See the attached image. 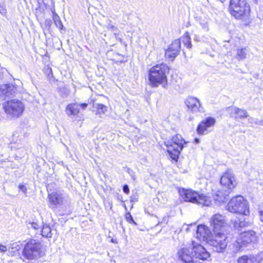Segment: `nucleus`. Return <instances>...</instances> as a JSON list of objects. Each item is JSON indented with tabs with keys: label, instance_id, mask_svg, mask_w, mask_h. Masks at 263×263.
<instances>
[{
	"label": "nucleus",
	"instance_id": "a211bd4d",
	"mask_svg": "<svg viewBox=\"0 0 263 263\" xmlns=\"http://www.w3.org/2000/svg\"><path fill=\"white\" fill-rule=\"evenodd\" d=\"M239 238L243 245H245L246 244L255 242L256 236L254 231H248L242 232L240 234Z\"/></svg>",
	"mask_w": 263,
	"mask_h": 263
},
{
	"label": "nucleus",
	"instance_id": "72a5a7b5",
	"mask_svg": "<svg viewBox=\"0 0 263 263\" xmlns=\"http://www.w3.org/2000/svg\"><path fill=\"white\" fill-rule=\"evenodd\" d=\"M107 28L111 31L116 32L118 30V28L112 25L110 22L107 25Z\"/></svg>",
	"mask_w": 263,
	"mask_h": 263
},
{
	"label": "nucleus",
	"instance_id": "58836bf2",
	"mask_svg": "<svg viewBox=\"0 0 263 263\" xmlns=\"http://www.w3.org/2000/svg\"><path fill=\"white\" fill-rule=\"evenodd\" d=\"M123 191L126 194H128L129 193V189L128 186L127 184L123 185Z\"/></svg>",
	"mask_w": 263,
	"mask_h": 263
},
{
	"label": "nucleus",
	"instance_id": "aec40b11",
	"mask_svg": "<svg viewBox=\"0 0 263 263\" xmlns=\"http://www.w3.org/2000/svg\"><path fill=\"white\" fill-rule=\"evenodd\" d=\"M80 112L79 104L71 103L68 104L65 109L66 115L71 118L75 117Z\"/></svg>",
	"mask_w": 263,
	"mask_h": 263
},
{
	"label": "nucleus",
	"instance_id": "b1692460",
	"mask_svg": "<svg viewBox=\"0 0 263 263\" xmlns=\"http://www.w3.org/2000/svg\"><path fill=\"white\" fill-rule=\"evenodd\" d=\"M243 245V244L241 242L240 238L238 237L233 238V242L231 245H229V247L232 248L234 252H236L241 249Z\"/></svg>",
	"mask_w": 263,
	"mask_h": 263
},
{
	"label": "nucleus",
	"instance_id": "0eeeda50",
	"mask_svg": "<svg viewBox=\"0 0 263 263\" xmlns=\"http://www.w3.org/2000/svg\"><path fill=\"white\" fill-rule=\"evenodd\" d=\"M42 255L41 244L34 239H31L25 246L23 251L24 257L32 262L39 259Z\"/></svg>",
	"mask_w": 263,
	"mask_h": 263
},
{
	"label": "nucleus",
	"instance_id": "c85d7f7f",
	"mask_svg": "<svg viewBox=\"0 0 263 263\" xmlns=\"http://www.w3.org/2000/svg\"><path fill=\"white\" fill-rule=\"evenodd\" d=\"M237 263H253V260L251 257L243 255L238 258Z\"/></svg>",
	"mask_w": 263,
	"mask_h": 263
},
{
	"label": "nucleus",
	"instance_id": "2f4dec72",
	"mask_svg": "<svg viewBox=\"0 0 263 263\" xmlns=\"http://www.w3.org/2000/svg\"><path fill=\"white\" fill-rule=\"evenodd\" d=\"M27 226L29 229H33L34 230H38L41 228V225L35 222H28Z\"/></svg>",
	"mask_w": 263,
	"mask_h": 263
},
{
	"label": "nucleus",
	"instance_id": "a19ab883",
	"mask_svg": "<svg viewBox=\"0 0 263 263\" xmlns=\"http://www.w3.org/2000/svg\"><path fill=\"white\" fill-rule=\"evenodd\" d=\"M194 141L196 143H198L199 142V140L197 138H195L194 139Z\"/></svg>",
	"mask_w": 263,
	"mask_h": 263
},
{
	"label": "nucleus",
	"instance_id": "423d86ee",
	"mask_svg": "<svg viewBox=\"0 0 263 263\" xmlns=\"http://www.w3.org/2000/svg\"><path fill=\"white\" fill-rule=\"evenodd\" d=\"M227 210L232 213H236L247 216L250 213L248 202L241 196L232 198L227 205Z\"/></svg>",
	"mask_w": 263,
	"mask_h": 263
},
{
	"label": "nucleus",
	"instance_id": "1a4fd4ad",
	"mask_svg": "<svg viewBox=\"0 0 263 263\" xmlns=\"http://www.w3.org/2000/svg\"><path fill=\"white\" fill-rule=\"evenodd\" d=\"M49 206L53 210L68 202V198L63 191H57L48 194Z\"/></svg>",
	"mask_w": 263,
	"mask_h": 263
},
{
	"label": "nucleus",
	"instance_id": "e433bc0d",
	"mask_svg": "<svg viewBox=\"0 0 263 263\" xmlns=\"http://www.w3.org/2000/svg\"><path fill=\"white\" fill-rule=\"evenodd\" d=\"M7 12L6 8L0 3V13L2 15L5 14Z\"/></svg>",
	"mask_w": 263,
	"mask_h": 263
},
{
	"label": "nucleus",
	"instance_id": "6e6552de",
	"mask_svg": "<svg viewBox=\"0 0 263 263\" xmlns=\"http://www.w3.org/2000/svg\"><path fill=\"white\" fill-rule=\"evenodd\" d=\"M186 142L179 134H176L172 137L170 141L165 143L167 151L173 160H177L181 151L183 149Z\"/></svg>",
	"mask_w": 263,
	"mask_h": 263
},
{
	"label": "nucleus",
	"instance_id": "9d476101",
	"mask_svg": "<svg viewBox=\"0 0 263 263\" xmlns=\"http://www.w3.org/2000/svg\"><path fill=\"white\" fill-rule=\"evenodd\" d=\"M229 237L226 233L215 234L209 244L212 247L214 252L222 253L224 252L228 246Z\"/></svg>",
	"mask_w": 263,
	"mask_h": 263
},
{
	"label": "nucleus",
	"instance_id": "393cba45",
	"mask_svg": "<svg viewBox=\"0 0 263 263\" xmlns=\"http://www.w3.org/2000/svg\"><path fill=\"white\" fill-rule=\"evenodd\" d=\"M248 50L247 48L244 47L240 49H237V52L236 55V58L238 61H241L245 60L247 58V55L248 54Z\"/></svg>",
	"mask_w": 263,
	"mask_h": 263
},
{
	"label": "nucleus",
	"instance_id": "f3484780",
	"mask_svg": "<svg viewBox=\"0 0 263 263\" xmlns=\"http://www.w3.org/2000/svg\"><path fill=\"white\" fill-rule=\"evenodd\" d=\"M185 104L189 109L192 112L203 111V108L202 107L200 102L195 97H188L185 101Z\"/></svg>",
	"mask_w": 263,
	"mask_h": 263
},
{
	"label": "nucleus",
	"instance_id": "dca6fc26",
	"mask_svg": "<svg viewBox=\"0 0 263 263\" xmlns=\"http://www.w3.org/2000/svg\"><path fill=\"white\" fill-rule=\"evenodd\" d=\"M180 40H175L165 50V55L166 58L173 60L180 51Z\"/></svg>",
	"mask_w": 263,
	"mask_h": 263
},
{
	"label": "nucleus",
	"instance_id": "4c0bfd02",
	"mask_svg": "<svg viewBox=\"0 0 263 263\" xmlns=\"http://www.w3.org/2000/svg\"><path fill=\"white\" fill-rule=\"evenodd\" d=\"M259 215L260 220L263 222V204L260 207Z\"/></svg>",
	"mask_w": 263,
	"mask_h": 263
},
{
	"label": "nucleus",
	"instance_id": "37998d69",
	"mask_svg": "<svg viewBox=\"0 0 263 263\" xmlns=\"http://www.w3.org/2000/svg\"><path fill=\"white\" fill-rule=\"evenodd\" d=\"M111 241H112V242H114V240L112 239V240H111Z\"/></svg>",
	"mask_w": 263,
	"mask_h": 263
},
{
	"label": "nucleus",
	"instance_id": "f257e3e1",
	"mask_svg": "<svg viewBox=\"0 0 263 263\" xmlns=\"http://www.w3.org/2000/svg\"><path fill=\"white\" fill-rule=\"evenodd\" d=\"M177 256L183 263H193L199 260H206L210 257V254L202 245L192 241L189 247L178 250Z\"/></svg>",
	"mask_w": 263,
	"mask_h": 263
},
{
	"label": "nucleus",
	"instance_id": "20e7f679",
	"mask_svg": "<svg viewBox=\"0 0 263 263\" xmlns=\"http://www.w3.org/2000/svg\"><path fill=\"white\" fill-rule=\"evenodd\" d=\"M179 193L185 201L202 206H210L211 204L212 199L210 196L206 194L200 193L192 190L184 189L180 190Z\"/></svg>",
	"mask_w": 263,
	"mask_h": 263
},
{
	"label": "nucleus",
	"instance_id": "2eb2a0df",
	"mask_svg": "<svg viewBox=\"0 0 263 263\" xmlns=\"http://www.w3.org/2000/svg\"><path fill=\"white\" fill-rule=\"evenodd\" d=\"M197 237L200 241L208 243L211 240L212 232L209 227L204 224H200L197 228Z\"/></svg>",
	"mask_w": 263,
	"mask_h": 263
},
{
	"label": "nucleus",
	"instance_id": "412c9836",
	"mask_svg": "<svg viewBox=\"0 0 263 263\" xmlns=\"http://www.w3.org/2000/svg\"><path fill=\"white\" fill-rule=\"evenodd\" d=\"M230 191L228 190L223 192V191H218L216 195L215 200L219 202H224L229 199V194Z\"/></svg>",
	"mask_w": 263,
	"mask_h": 263
},
{
	"label": "nucleus",
	"instance_id": "c9c22d12",
	"mask_svg": "<svg viewBox=\"0 0 263 263\" xmlns=\"http://www.w3.org/2000/svg\"><path fill=\"white\" fill-rule=\"evenodd\" d=\"M18 188L20 190H21L23 193L24 194H26L27 192V189L26 186L23 184H19Z\"/></svg>",
	"mask_w": 263,
	"mask_h": 263
},
{
	"label": "nucleus",
	"instance_id": "4be33fe9",
	"mask_svg": "<svg viewBox=\"0 0 263 263\" xmlns=\"http://www.w3.org/2000/svg\"><path fill=\"white\" fill-rule=\"evenodd\" d=\"M251 224V222L247 221L246 218L243 217L239 218L237 220H235L234 222V227L235 229L245 228L249 226Z\"/></svg>",
	"mask_w": 263,
	"mask_h": 263
},
{
	"label": "nucleus",
	"instance_id": "ddd939ff",
	"mask_svg": "<svg viewBox=\"0 0 263 263\" xmlns=\"http://www.w3.org/2000/svg\"><path fill=\"white\" fill-rule=\"evenodd\" d=\"M215 123V119L212 117L206 118L197 126L196 131L199 135H206L212 131Z\"/></svg>",
	"mask_w": 263,
	"mask_h": 263
},
{
	"label": "nucleus",
	"instance_id": "39448f33",
	"mask_svg": "<svg viewBox=\"0 0 263 263\" xmlns=\"http://www.w3.org/2000/svg\"><path fill=\"white\" fill-rule=\"evenodd\" d=\"M3 108L9 118L16 119L22 115L25 109V105L20 100L13 99L4 103Z\"/></svg>",
	"mask_w": 263,
	"mask_h": 263
},
{
	"label": "nucleus",
	"instance_id": "6ab92c4d",
	"mask_svg": "<svg viewBox=\"0 0 263 263\" xmlns=\"http://www.w3.org/2000/svg\"><path fill=\"white\" fill-rule=\"evenodd\" d=\"M228 111L230 116L236 119H241L248 116V112L245 109L235 106L229 108Z\"/></svg>",
	"mask_w": 263,
	"mask_h": 263
},
{
	"label": "nucleus",
	"instance_id": "f704fd0d",
	"mask_svg": "<svg viewBox=\"0 0 263 263\" xmlns=\"http://www.w3.org/2000/svg\"><path fill=\"white\" fill-rule=\"evenodd\" d=\"M7 251H8L9 252H10V248H7L6 246L0 244L1 252L4 253H5Z\"/></svg>",
	"mask_w": 263,
	"mask_h": 263
},
{
	"label": "nucleus",
	"instance_id": "7ed1b4c3",
	"mask_svg": "<svg viewBox=\"0 0 263 263\" xmlns=\"http://www.w3.org/2000/svg\"><path fill=\"white\" fill-rule=\"evenodd\" d=\"M229 12L237 20H246L250 16V6L247 0H230Z\"/></svg>",
	"mask_w": 263,
	"mask_h": 263
},
{
	"label": "nucleus",
	"instance_id": "5701e85b",
	"mask_svg": "<svg viewBox=\"0 0 263 263\" xmlns=\"http://www.w3.org/2000/svg\"><path fill=\"white\" fill-rule=\"evenodd\" d=\"M199 24L202 28L205 31H208L210 28L211 19L206 16L200 17L199 20Z\"/></svg>",
	"mask_w": 263,
	"mask_h": 263
},
{
	"label": "nucleus",
	"instance_id": "cd10ccee",
	"mask_svg": "<svg viewBox=\"0 0 263 263\" xmlns=\"http://www.w3.org/2000/svg\"><path fill=\"white\" fill-rule=\"evenodd\" d=\"M53 20L56 26L58 28L61 30L63 29V25L60 20V18L59 16L55 13H54L53 14Z\"/></svg>",
	"mask_w": 263,
	"mask_h": 263
},
{
	"label": "nucleus",
	"instance_id": "9b49d317",
	"mask_svg": "<svg viewBox=\"0 0 263 263\" xmlns=\"http://www.w3.org/2000/svg\"><path fill=\"white\" fill-rule=\"evenodd\" d=\"M210 221L214 234L226 233L227 224L224 216L220 214H214L211 218Z\"/></svg>",
	"mask_w": 263,
	"mask_h": 263
},
{
	"label": "nucleus",
	"instance_id": "c756f323",
	"mask_svg": "<svg viewBox=\"0 0 263 263\" xmlns=\"http://www.w3.org/2000/svg\"><path fill=\"white\" fill-rule=\"evenodd\" d=\"M9 248H10V252H9V254L11 255H14V254L21 249V247L17 243H14L12 244Z\"/></svg>",
	"mask_w": 263,
	"mask_h": 263
},
{
	"label": "nucleus",
	"instance_id": "79ce46f5",
	"mask_svg": "<svg viewBox=\"0 0 263 263\" xmlns=\"http://www.w3.org/2000/svg\"><path fill=\"white\" fill-rule=\"evenodd\" d=\"M260 86H261V88L263 89V85L262 84H261Z\"/></svg>",
	"mask_w": 263,
	"mask_h": 263
},
{
	"label": "nucleus",
	"instance_id": "7c9ffc66",
	"mask_svg": "<svg viewBox=\"0 0 263 263\" xmlns=\"http://www.w3.org/2000/svg\"><path fill=\"white\" fill-rule=\"evenodd\" d=\"M96 107L99 114H104L107 110V107L102 104H97Z\"/></svg>",
	"mask_w": 263,
	"mask_h": 263
},
{
	"label": "nucleus",
	"instance_id": "f03ea898",
	"mask_svg": "<svg viewBox=\"0 0 263 263\" xmlns=\"http://www.w3.org/2000/svg\"><path fill=\"white\" fill-rule=\"evenodd\" d=\"M168 66L164 63L157 64L151 67L148 71V81L149 85L153 87H157L162 85L165 88L167 84L166 74L169 72Z\"/></svg>",
	"mask_w": 263,
	"mask_h": 263
},
{
	"label": "nucleus",
	"instance_id": "473e14b6",
	"mask_svg": "<svg viewBox=\"0 0 263 263\" xmlns=\"http://www.w3.org/2000/svg\"><path fill=\"white\" fill-rule=\"evenodd\" d=\"M125 219L128 222H129L130 223L134 224L136 226L137 225V223L133 219V217H132V215L130 214V213H128L126 214Z\"/></svg>",
	"mask_w": 263,
	"mask_h": 263
},
{
	"label": "nucleus",
	"instance_id": "f8f14e48",
	"mask_svg": "<svg viewBox=\"0 0 263 263\" xmlns=\"http://www.w3.org/2000/svg\"><path fill=\"white\" fill-rule=\"evenodd\" d=\"M21 82L18 81V84H2L0 86V98L4 100L7 97L15 96L18 93H20L22 90L21 86L18 85Z\"/></svg>",
	"mask_w": 263,
	"mask_h": 263
},
{
	"label": "nucleus",
	"instance_id": "ea45409f",
	"mask_svg": "<svg viewBox=\"0 0 263 263\" xmlns=\"http://www.w3.org/2000/svg\"><path fill=\"white\" fill-rule=\"evenodd\" d=\"M79 106H81L83 109H85L87 106V104L86 103H82L79 105Z\"/></svg>",
	"mask_w": 263,
	"mask_h": 263
},
{
	"label": "nucleus",
	"instance_id": "a878e982",
	"mask_svg": "<svg viewBox=\"0 0 263 263\" xmlns=\"http://www.w3.org/2000/svg\"><path fill=\"white\" fill-rule=\"evenodd\" d=\"M179 40L187 48L191 49L192 48L191 39L189 32H186Z\"/></svg>",
	"mask_w": 263,
	"mask_h": 263
},
{
	"label": "nucleus",
	"instance_id": "4468645a",
	"mask_svg": "<svg viewBox=\"0 0 263 263\" xmlns=\"http://www.w3.org/2000/svg\"><path fill=\"white\" fill-rule=\"evenodd\" d=\"M220 183L230 191L233 189L236 185L234 174L230 171L224 173L221 177Z\"/></svg>",
	"mask_w": 263,
	"mask_h": 263
},
{
	"label": "nucleus",
	"instance_id": "bb28decb",
	"mask_svg": "<svg viewBox=\"0 0 263 263\" xmlns=\"http://www.w3.org/2000/svg\"><path fill=\"white\" fill-rule=\"evenodd\" d=\"M42 235L44 237H51V229L47 224H44L42 229Z\"/></svg>",
	"mask_w": 263,
	"mask_h": 263
}]
</instances>
